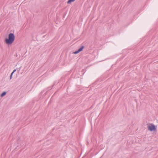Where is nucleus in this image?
I'll return each instance as SVG.
<instances>
[{"label": "nucleus", "mask_w": 158, "mask_h": 158, "mask_svg": "<svg viewBox=\"0 0 158 158\" xmlns=\"http://www.w3.org/2000/svg\"><path fill=\"white\" fill-rule=\"evenodd\" d=\"M67 3H68V4H69V0L67 1Z\"/></svg>", "instance_id": "nucleus-8"}, {"label": "nucleus", "mask_w": 158, "mask_h": 158, "mask_svg": "<svg viewBox=\"0 0 158 158\" xmlns=\"http://www.w3.org/2000/svg\"><path fill=\"white\" fill-rule=\"evenodd\" d=\"M16 71V69H14L13 71V72H12V73H13Z\"/></svg>", "instance_id": "nucleus-7"}, {"label": "nucleus", "mask_w": 158, "mask_h": 158, "mask_svg": "<svg viewBox=\"0 0 158 158\" xmlns=\"http://www.w3.org/2000/svg\"><path fill=\"white\" fill-rule=\"evenodd\" d=\"M75 1V0H70V3L71 2H73Z\"/></svg>", "instance_id": "nucleus-6"}, {"label": "nucleus", "mask_w": 158, "mask_h": 158, "mask_svg": "<svg viewBox=\"0 0 158 158\" xmlns=\"http://www.w3.org/2000/svg\"><path fill=\"white\" fill-rule=\"evenodd\" d=\"M84 48V47L83 46H82L77 51H76L75 52H74V53L75 54H77V53H78V52L81 51H82L83 50V48Z\"/></svg>", "instance_id": "nucleus-3"}, {"label": "nucleus", "mask_w": 158, "mask_h": 158, "mask_svg": "<svg viewBox=\"0 0 158 158\" xmlns=\"http://www.w3.org/2000/svg\"><path fill=\"white\" fill-rule=\"evenodd\" d=\"M15 39V36L13 33H10L8 35V38L6 39L5 40L6 43L8 44H11L14 42Z\"/></svg>", "instance_id": "nucleus-1"}, {"label": "nucleus", "mask_w": 158, "mask_h": 158, "mask_svg": "<svg viewBox=\"0 0 158 158\" xmlns=\"http://www.w3.org/2000/svg\"><path fill=\"white\" fill-rule=\"evenodd\" d=\"M6 94V92H3L1 95V97H3Z\"/></svg>", "instance_id": "nucleus-4"}, {"label": "nucleus", "mask_w": 158, "mask_h": 158, "mask_svg": "<svg viewBox=\"0 0 158 158\" xmlns=\"http://www.w3.org/2000/svg\"><path fill=\"white\" fill-rule=\"evenodd\" d=\"M157 127L153 123H148L147 124V128L148 130L150 131H157Z\"/></svg>", "instance_id": "nucleus-2"}, {"label": "nucleus", "mask_w": 158, "mask_h": 158, "mask_svg": "<svg viewBox=\"0 0 158 158\" xmlns=\"http://www.w3.org/2000/svg\"><path fill=\"white\" fill-rule=\"evenodd\" d=\"M13 74V73H12L10 74V79H11V78H12Z\"/></svg>", "instance_id": "nucleus-5"}]
</instances>
